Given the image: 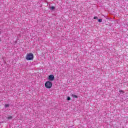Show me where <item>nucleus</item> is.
<instances>
[{"instance_id": "nucleus-1", "label": "nucleus", "mask_w": 128, "mask_h": 128, "mask_svg": "<svg viewBox=\"0 0 128 128\" xmlns=\"http://www.w3.org/2000/svg\"><path fill=\"white\" fill-rule=\"evenodd\" d=\"M26 60H34V54L32 53L28 54L26 56Z\"/></svg>"}, {"instance_id": "nucleus-2", "label": "nucleus", "mask_w": 128, "mask_h": 128, "mask_svg": "<svg viewBox=\"0 0 128 128\" xmlns=\"http://www.w3.org/2000/svg\"><path fill=\"white\" fill-rule=\"evenodd\" d=\"M45 86L46 88H52V83L50 81H48L45 83Z\"/></svg>"}, {"instance_id": "nucleus-3", "label": "nucleus", "mask_w": 128, "mask_h": 128, "mask_svg": "<svg viewBox=\"0 0 128 128\" xmlns=\"http://www.w3.org/2000/svg\"><path fill=\"white\" fill-rule=\"evenodd\" d=\"M48 80H54V76L52 74L48 76Z\"/></svg>"}, {"instance_id": "nucleus-4", "label": "nucleus", "mask_w": 128, "mask_h": 128, "mask_svg": "<svg viewBox=\"0 0 128 128\" xmlns=\"http://www.w3.org/2000/svg\"><path fill=\"white\" fill-rule=\"evenodd\" d=\"M71 96L72 97V98H78V96H76V95H74V94H71Z\"/></svg>"}, {"instance_id": "nucleus-5", "label": "nucleus", "mask_w": 128, "mask_h": 128, "mask_svg": "<svg viewBox=\"0 0 128 128\" xmlns=\"http://www.w3.org/2000/svg\"><path fill=\"white\" fill-rule=\"evenodd\" d=\"M6 118L8 120H12V116H8Z\"/></svg>"}, {"instance_id": "nucleus-6", "label": "nucleus", "mask_w": 128, "mask_h": 128, "mask_svg": "<svg viewBox=\"0 0 128 128\" xmlns=\"http://www.w3.org/2000/svg\"><path fill=\"white\" fill-rule=\"evenodd\" d=\"M54 8H56L54 6H51L50 8V10H54Z\"/></svg>"}, {"instance_id": "nucleus-7", "label": "nucleus", "mask_w": 128, "mask_h": 128, "mask_svg": "<svg viewBox=\"0 0 128 128\" xmlns=\"http://www.w3.org/2000/svg\"><path fill=\"white\" fill-rule=\"evenodd\" d=\"M4 106L5 108H8L10 106V104H6Z\"/></svg>"}, {"instance_id": "nucleus-8", "label": "nucleus", "mask_w": 128, "mask_h": 128, "mask_svg": "<svg viewBox=\"0 0 128 128\" xmlns=\"http://www.w3.org/2000/svg\"><path fill=\"white\" fill-rule=\"evenodd\" d=\"M119 92H120V94H124V92L122 90H119Z\"/></svg>"}, {"instance_id": "nucleus-9", "label": "nucleus", "mask_w": 128, "mask_h": 128, "mask_svg": "<svg viewBox=\"0 0 128 128\" xmlns=\"http://www.w3.org/2000/svg\"><path fill=\"white\" fill-rule=\"evenodd\" d=\"M98 22H102V19H98Z\"/></svg>"}, {"instance_id": "nucleus-10", "label": "nucleus", "mask_w": 128, "mask_h": 128, "mask_svg": "<svg viewBox=\"0 0 128 128\" xmlns=\"http://www.w3.org/2000/svg\"><path fill=\"white\" fill-rule=\"evenodd\" d=\"M67 100H70V97H68Z\"/></svg>"}, {"instance_id": "nucleus-11", "label": "nucleus", "mask_w": 128, "mask_h": 128, "mask_svg": "<svg viewBox=\"0 0 128 128\" xmlns=\"http://www.w3.org/2000/svg\"><path fill=\"white\" fill-rule=\"evenodd\" d=\"M96 18H98V17H96V16L94 17V20H96Z\"/></svg>"}]
</instances>
